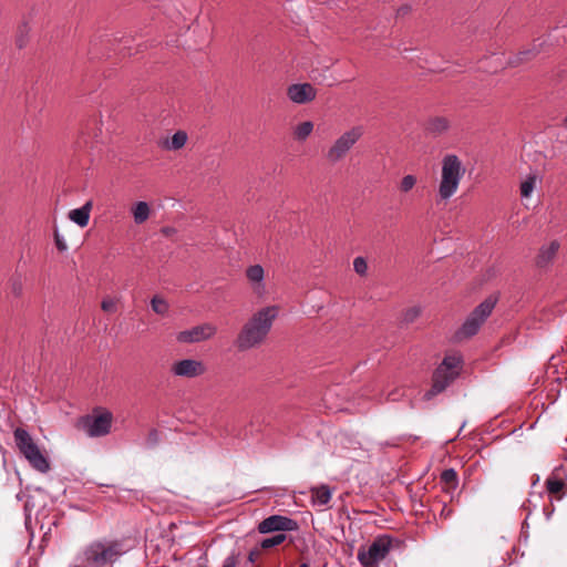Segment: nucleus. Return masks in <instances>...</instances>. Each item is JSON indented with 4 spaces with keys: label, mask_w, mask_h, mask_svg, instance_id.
Listing matches in <instances>:
<instances>
[{
    "label": "nucleus",
    "mask_w": 567,
    "mask_h": 567,
    "mask_svg": "<svg viewBox=\"0 0 567 567\" xmlns=\"http://www.w3.org/2000/svg\"><path fill=\"white\" fill-rule=\"evenodd\" d=\"M278 315L277 306H268L254 313L236 338L238 350L247 351L260 346L266 340Z\"/></svg>",
    "instance_id": "obj_1"
},
{
    "label": "nucleus",
    "mask_w": 567,
    "mask_h": 567,
    "mask_svg": "<svg viewBox=\"0 0 567 567\" xmlns=\"http://www.w3.org/2000/svg\"><path fill=\"white\" fill-rule=\"evenodd\" d=\"M125 553L120 539H95L83 548L82 563L85 567H112Z\"/></svg>",
    "instance_id": "obj_2"
},
{
    "label": "nucleus",
    "mask_w": 567,
    "mask_h": 567,
    "mask_svg": "<svg viewBox=\"0 0 567 567\" xmlns=\"http://www.w3.org/2000/svg\"><path fill=\"white\" fill-rule=\"evenodd\" d=\"M13 440L19 453L29 465L39 473L47 474L51 470L49 457L38 445L33 436L23 427L13 431Z\"/></svg>",
    "instance_id": "obj_3"
},
{
    "label": "nucleus",
    "mask_w": 567,
    "mask_h": 567,
    "mask_svg": "<svg viewBox=\"0 0 567 567\" xmlns=\"http://www.w3.org/2000/svg\"><path fill=\"white\" fill-rule=\"evenodd\" d=\"M465 174V167L454 154H447L442 159L441 181L436 202H447L458 189Z\"/></svg>",
    "instance_id": "obj_4"
},
{
    "label": "nucleus",
    "mask_w": 567,
    "mask_h": 567,
    "mask_svg": "<svg viewBox=\"0 0 567 567\" xmlns=\"http://www.w3.org/2000/svg\"><path fill=\"white\" fill-rule=\"evenodd\" d=\"M462 364L463 360L461 355H445L433 373L432 386L424 394V399L430 401L450 386L458 378Z\"/></svg>",
    "instance_id": "obj_5"
},
{
    "label": "nucleus",
    "mask_w": 567,
    "mask_h": 567,
    "mask_svg": "<svg viewBox=\"0 0 567 567\" xmlns=\"http://www.w3.org/2000/svg\"><path fill=\"white\" fill-rule=\"evenodd\" d=\"M498 302L497 295H489L478 303L465 318L462 326L455 333L457 340L470 339L477 334L484 322L492 315Z\"/></svg>",
    "instance_id": "obj_6"
},
{
    "label": "nucleus",
    "mask_w": 567,
    "mask_h": 567,
    "mask_svg": "<svg viewBox=\"0 0 567 567\" xmlns=\"http://www.w3.org/2000/svg\"><path fill=\"white\" fill-rule=\"evenodd\" d=\"M363 135L362 126H353L343 132L324 152L326 161L334 165L341 162L350 153L352 147L360 141Z\"/></svg>",
    "instance_id": "obj_7"
},
{
    "label": "nucleus",
    "mask_w": 567,
    "mask_h": 567,
    "mask_svg": "<svg viewBox=\"0 0 567 567\" xmlns=\"http://www.w3.org/2000/svg\"><path fill=\"white\" fill-rule=\"evenodd\" d=\"M393 539L389 535H379L368 546L358 550V560L363 567H379V564L389 555Z\"/></svg>",
    "instance_id": "obj_8"
},
{
    "label": "nucleus",
    "mask_w": 567,
    "mask_h": 567,
    "mask_svg": "<svg viewBox=\"0 0 567 567\" xmlns=\"http://www.w3.org/2000/svg\"><path fill=\"white\" fill-rule=\"evenodd\" d=\"M113 415L105 409H95L93 414L82 419L85 432L92 437L107 435L111 432Z\"/></svg>",
    "instance_id": "obj_9"
},
{
    "label": "nucleus",
    "mask_w": 567,
    "mask_h": 567,
    "mask_svg": "<svg viewBox=\"0 0 567 567\" xmlns=\"http://www.w3.org/2000/svg\"><path fill=\"white\" fill-rule=\"evenodd\" d=\"M299 528L298 523L287 516L271 515L258 524V532L260 534H268L274 532H295Z\"/></svg>",
    "instance_id": "obj_10"
},
{
    "label": "nucleus",
    "mask_w": 567,
    "mask_h": 567,
    "mask_svg": "<svg viewBox=\"0 0 567 567\" xmlns=\"http://www.w3.org/2000/svg\"><path fill=\"white\" fill-rule=\"evenodd\" d=\"M216 332L217 328L214 324L206 322L181 331L176 339L182 343H197L213 338Z\"/></svg>",
    "instance_id": "obj_11"
},
{
    "label": "nucleus",
    "mask_w": 567,
    "mask_h": 567,
    "mask_svg": "<svg viewBox=\"0 0 567 567\" xmlns=\"http://www.w3.org/2000/svg\"><path fill=\"white\" fill-rule=\"evenodd\" d=\"M171 371L176 377L182 378H197L203 375L206 372L205 364L195 359H183L179 361H176L172 368Z\"/></svg>",
    "instance_id": "obj_12"
},
{
    "label": "nucleus",
    "mask_w": 567,
    "mask_h": 567,
    "mask_svg": "<svg viewBox=\"0 0 567 567\" xmlns=\"http://www.w3.org/2000/svg\"><path fill=\"white\" fill-rule=\"evenodd\" d=\"M290 101L297 104H305L316 99L317 91L310 83L291 84L287 89Z\"/></svg>",
    "instance_id": "obj_13"
},
{
    "label": "nucleus",
    "mask_w": 567,
    "mask_h": 567,
    "mask_svg": "<svg viewBox=\"0 0 567 567\" xmlns=\"http://www.w3.org/2000/svg\"><path fill=\"white\" fill-rule=\"evenodd\" d=\"M246 278L251 290L257 297H264L266 293L265 269L261 265H251L245 271Z\"/></svg>",
    "instance_id": "obj_14"
},
{
    "label": "nucleus",
    "mask_w": 567,
    "mask_h": 567,
    "mask_svg": "<svg viewBox=\"0 0 567 567\" xmlns=\"http://www.w3.org/2000/svg\"><path fill=\"white\" fill-rule=\"evenodd\" d=\"M559 247L560 245L557 240H551L550 243L543 245L536 257L537 266L547 267L551 264L559 250Z\"/></svg>",
    "instance_id": "obj_15"
},
{
    "label": "nucleus",
    "mask_w": 567,
    "mask_h": 567,
    "mask_svg": "<svg viewBox=\"0 0 567 567\" xmlns=\"http://www.w3.org/2000/svg\"><path fill=\"white\" fill-rule=\"evenodd\" d=\"M92 207V200H87L82 207L70 210L68 217L71 221L84 228L89 225Z\"/></svg>",
    "instance_id": "obj_16"
},
{
    "label": "nucleus",
    "mask_w": 567,
    "mask_h": 567,
    "mask_svg": "<svg viewBox=\"0 0 567 567\" xmlns=\"http://www.w3.org/2000/svg\"><path fill=\"white\" fill-rule=\"evenodd\" d=\"M188 141V135L185 131H177L171 138H165L159 142V147L165 151H178L182 150Z\"/></svg>",
    "instance_id": "obj_17"
},
{
    "label": "nucleus",
    "mask_w": 567,
    "mask_h": 567,
    "mask_svg": "<svg viewBox=\"0 0 567 567\" xmlns=\"http://www.w3.org/2000/svg\"><path fill=\"white\" fill-rule=\"evenodd\" d=\"M542 178L537 173L528 174L519 186V194L522 199H527L532 196L533 192L539 186Z\"/></svg>",
    "instance_id": "obj_18"
},
{
    "label": "nucleus",
    "mask_w": 567,
    "mask_h": 567,
    "mask_svg": "<svg viewBox=\"0 0 567 567\" xmlns=\"http://www.w3.org/2000/svg\"><path fill=\"white\" fill-rule=\"evenodd\" d=\"M450 128V121L444 116H435L426 122L425 130L432 135H442Z\"/></svg>",
    "instance_id": "obj_19"
},
{
    "label": "nucleus",
    "mask_w": 567,
    "mask_h": 567,
    "mask_svg": "<svg viewBox=\"0 0 567 567\" xmlns=\"http://www.w3.org/2000/svg\"><path fill=\"white\" fill-rule=\"evenodd\" d=\"M310 492L315 505L324 506L330 502L332 496V492L328 485L312 487Z\"/></svg>",
    "instance_id": "obj_20"
},
{
    "label": "nucleus",
    "mask_w": 567,
    "mask_h": 567,
    "mask_svg": "<svg viewBox=\"0 0 567 567\" xmlns=\"http://www.w3.org/2000/svg\"><path fill=\"white\" fill-rule=\"evenodd\" d=\"M539 47H540V44L539 45L533 44L532 48L519 51L514 58H512L509 60L508 63L512 66H517L522 63L530 61L540 52Z\"/></svg>",
    "instance_id": "obj_21"
},
{
    "label": "nucleus",
    "mask_w": 567,
    "mask_h": 567,
    "mask_svg": "<svg viewBox=\"0 0 567 567\" xmlns=\"http://www.w3.org/2000/svg\"><path fill=\"white\" fill-rule=\"evenodd\" d=\"M313 127H315V125L311 121H305V122L298 123L292 128L293 138L298 142L307 141L308 137L312 134Z\"/></svg>",
    "instance_id": "obj_22"
},
{
    "label": "nucleus",
    "mask_w": 567,
    "mask_h": 567,
    "mask_svg": "<svg viewBox=\"0 0 567 567\" xmlns=\"http://www.w3.org/2000/svg\"><path fill=\"white\" fill-rule=\"evenodd\" d=\"M132 214H133L134 223L136 225H141L150 218V215H151L150 205L146 202H137L132 207Z\"/></svg>",
    "instance_id": "obj_23"
},
{
    "label": "nucleus",
    "mask_w": 567,
    "mask_h": 567,
    "mask_svg": "<svg viewBox=\"0 0 567 567\" xmlns=\"http://www.w3.org/2000/svg\"><path fill=\"white\" fill-rule=\"evenodd\" d=\"M441 482L447 485L450 488H456L457 486V474L454 468L444 470L441 473Z\"/></svg>",
    "instance_id": "obj_24"
},
{
    "label": "nucleus",
    "mask_w": 567,
    "mask_h": 567,
    "mask_svg": "<svg viewBox=\"0 0 567 567\" xmlns=\"http://www.w3.org/2000/svg\"><path fill=\"white\" fill-rule=\"evenodd\" d=\"M29 31H30V28H29L28 23H23L19 27L17 39H16V43H17L18 48L22 49L27 45L28 40H29Z\"/></svg>",
    "instance_id": "obj_25"
},
{
    "label": "nucleus",
    "mask_w": 567,
    "mask_h": 567,
    "mask_svg": "<svg viewBox=\"0 0 567 567\" xmlns=\"http://www.w3.org/2000/svg\"><path fill=\"white\" fill-rule=\"evenodd\" d=\"M285 540H286V535L285 534H277V535H274L271 537L262 539L261 543H260V547L262 549H269V548H272L275 546L280 545Z\"/></svg>",
    "instance_id": "obj_26"
},
{
    "label": "nucleus",
    "mask_w": 567,
    "mask_h": 567,
    "mask_svg": "<svg viewBox=\"0 0 567 567\" xmlns=\"http://www.w3.org/2000/svg\"><path fill=\"white\" fill-rule=\"evenodd\" d=\"M151 306L157 315H165L168 311V303L163 298L155 296L151 300Z\"/></svg>",
    "instance_id": "obj_27"
},
{
    "label": "nucleus",
    "mask_w": 567,
    "mask_h": 567,
    "mask_svg": "<svg viewBox=\"0 0 567 567\" xmlns=\"http://www.w3.org/2000/svg\"><path fill=\"white\" fill-rule=\"evenodd\" d=\"M546 487L550 494H558L563 492L566 485L560 478L548 477L546 481Z\"/></svg>",
    "instance_id": "obj_28"
},
{
    "label": "nucleus",
    "mask_w": 567,
    "mask_h": 567,
    "mask_svg": "<svg viewBox=\"0 0 567 567\" xmlns=\"http://www.w3.org/2000/svg\"><path fill=\"white\" fill-rule=\"evenodd\" d=\"M416 183H417L416 176L411 175V174L405 175L402 177V179L400 182L399 189L402 193H409L410 190H412L415 187Z\"/></svg>",
    "instance_id": "obj_29"
},
{
    "label": "nucleus",
    "mask_w": 567,
    "mask_h": 567,
    "mask_svg": "<svg viewBox=\"0 0 567 567\" xmlns=\"http://www.w3.org/2000/svg\"><path fill=\"white\" fill-rule=\"evenodd\" d=\"M117 302L118 299L112 298V297H105L103 298L101 302V309L104 312L113 313L117 310Z\"/></svg>",
    "instance_id": "obj_30"
},
{
    "label": "nucleus",
    "mask_w": 567,
    "mask_h": 567,
    "mask_svg": "<svg viewBox=\"0 0 567 567\" xmlns=\"http://www.w3.org/2000/svg\"><path fill=\"white\" fill-rule=\"evenodd\" d=\"M353 269L358 275L364 276L368 271L367 260L361 256L355 257L353 260Z\"/></svg>",
    "instance_id": "obj_31"
},
{
    "label": "nucleus",
    "mask_w": 567,
    "mask_h": 567,
    "mask_svg": "<svg viewBox=\"0 0 567 567\" xmlns=\"http://www.w3.org/2000/svg\"><path fill=\"white\" fill-rule=\"evenodd\" d=\"M421 313L420 308L413 307L408 310H405L402 315V321L404 323L406 322H413Z\"/></svg>",
    "instance_id": "obj_32"
},
{
    "label": "nucleus",
    "mask_w": 567,
    "mask_h": 567,
    "mask_svg": "<svg viewBox=\"0 0 567 567\" xmlns=\"http://www.w3.org/2000/svg\"><path fill=\"white\" fill-rule=\"evenodd\" d=\"M54 243L59 251L63 252L68 249L64 237L59 233L58 228L54 229Z\"/></svg>",
    "instance_id": "obj_33"
},
{
    "label": "nucleus",
    "mask_w": 567,
    "mask_h": 567,
    "mask_svg": "<svg viewBox=\"0 0 567 567\" xmlns=\"http://www.w3.org/2000/svg\"><path fill=\"white\" fill-rule=\"evenodd\" d=\"M237 564H238V556L235 554H231L224 559L223 567H237Z\"/></svg>",
    "instance_id": "obj_34"
},
{
    "label": "nucleus",
    "mask_w": 567,
    "mask_h": 567,
    "mask_svg": "<svg viewBox=\"0 0 567 567\" xmlns=\"http://www.w3.org/2000/svg\"><path fill=\"white\" fill-rule=\"evenodd\" d=\"M259 555V550L258 549H252L249 551V555H248V560L250 563H255L256 558L258 557Z\"/></svg>",
    "instance_id": "obj_35"
},
{
    "label": "nucleus",
    "mask_w": 567,
    "mask_h": 567,
    "mask_svg": "<svg viewBox=\"0 0 567 567\" xmlns=\"http://www.w3.org/2000/svg\"><path fill=\"white\" fill-rule=\"evenodd\" d=\"M398 395H399V391L391 392V393H389V395H388V400H390V401H396V400H398Z\"/></svg>",
    "instance_id": "obj_36"
},
{
    "label": "nucleus",
    "mask_w": 567,
    "mask_h": 567,
    "mask_svg": "<svg viewBox=\"0 0 567 567\" xmlns=\"http://www.w3.org/2000/svg\"><path fill=\"white\" fill-rule=\"evenodd\" d=\"M156 436H157V432H156L155 430H153V431L150 433V439H151V440L156 441Z\"/></svg>",
    "instance_id": "obj_37"
},
{
    "label": "nucleus",
    "mask_w": 567,
    "mask_h": 567,
    "mask_svg": "<svg viewBox=\"0 0 567 567\" xmlns=\"http://www.w3.org/2000/svg\"><path fill=\"white\" fill-rule=\"evenodd\" d=\"M163 231L168 235V234L172 233V229L171 228H164Z\"/></svg>",
    "instance_id": "obj_38"
},
{
    "label": "nucleus",
    "mask_w": 567,
    "mask_h": 567,
    "mask_svg": "<svg viewBox=\"0 0 567 567\" xmlns=\"http://www.w3.org/2000/svg\"><path fill=\"white\" fill-rule=\"evenodd\" d=\"M401 12L405 13V12H408V9H404V8L399 9V13H401Z\"/></svg>",
    "instance_id": "obj_39"
},
{
    "label": "nucleus",
    "mask_w": 567,
    "mask_h": 567,
    "mask_svg": "<svg viewBox=\"0 0 567 567\" xmlns=\"http://www.w3.org/2000/svg\"><path fill=\"white\" fill-rule=\"evenodd\" d=\"M299 567H309V565L303 563V564L299 565Z\"/></svg>",
    "instance_id": "obj_40"
},
{
    "label": "nucleus",
    "mask_w": 567,
    "mask_h": 567,
    "mask_svg": "<svg viewBox=\"0 0 567 567\" xmlns=\"http://www.w3.org/2000/svg\"><path fill=\"white\" fill-rule=\"evenodd\" d=\"M564 124L567 126V116L564 120Z\"/></svg>",
    "instance_id": "obj_41"
}]
</instances>
